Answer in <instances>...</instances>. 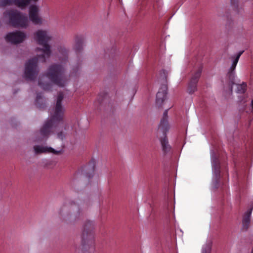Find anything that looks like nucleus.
<instances>
[{
	"label": "nucleus",
	"mask_w": 253,
	"mask_h": 253,
	"mask_svg": "<svg viewBox=\"0 0 253 253\" xmlns=\"http://www.w3.org/2000/svg\"><path fill=\"white\" fill-rule=\"evenodd\" d=\"M34 39L39 44L43 46L42 48H37L43 53L29 59L25 64L24 77L28 81H33L37 76L39 73L38 61L45 62L46 58H48L51 53L50 46L48 44V42L51 39V37L47 31L42 30H38L34 34Z\"/></svg>",
	"instance_id": "nucleus-1"
},
{
	"label": "nucleus",
	"mask_w": 253,
	"mask_h": 253,
	"mask_svg": "<svg viewBox=\"0 0 253 253\" xmlns=\"http://www.w3.org/2000/svg\"><path fill=\"white\" fill-rule=\"evenodd\" d=\"M63 98V93L59 92L54 113L40 129V133L42 138L47 137L51 132L58 130V128L62 124L61 121L64 118V110L61 102Z\"/></svg>",
	"instance_id": "nucleus-2"
},
{
	"label": "nucleus",
	"mask_w": 253,
	"mask_h": 253,
	"mask_svg": "<svg viewBox=\"0 0 253 253\" xmlns=\"http://www.w3.org/2000/svg\"><path fill=\"white\" fill-rule=\"evenodd\" d=\"M65 72V69L63 65L54 64L49 67L46 76L54 84L60 87H63L68 81Z\"/></svg>",
	"instance_id": "nucleus-3"
},
{
	"label": "nucleus",
	"mask_w": 253,
	"mask_h": 253,
	"mask_svg": "<svg viewBox=\"0 0 253 253\" xmlns=\"http://www.w3.org/2000/svg\"><path fill=\"white\" fill-rule=\"evenodd\" d=\"M93 222L90 220L85 221L82 235V250L84 253L92 252L94 249V241L93 233Z\"/></svg>",
	"instance_id": "nucleus-4"
},
{
	"label": "nucleus",
	"mask_w": 253,
	"mask_h": 253,
	"mask_svg": "<svg viewBox=\"0 0 253 253\" xmlns=\"http://www.w3.org/2000/svg\"><path fill=\"white\" fill-rule=\"evenodd\" d=\"M5 18H9V24L15 28H26L28 25V17L17 10L10 9L3 13Z\"/></svg>",
	"instance_id": "nucleus-5"
},
{
	"label": "nucleus",
	"mask_w": 253,
	"mask_h": 253,
	"mask_svg": "<svg viewBox=\"0 0 253 253\" xmlns=\"http://www.w3.org/2000/svg\"><path fill=\"white\" fill-rule=\"evenodd\" d=\"M168 110L165 111L159 125V129L162 131L164 135L163 138L160 139V142L163 153L165 155L169 153L171 149V147L169 143L168 138L166 135L167 132L169 129V126L168 120Z\"/></svg>",
	"instance_id": "nucleus-6"
},
{
	"label": "nucleus",
	"mask_w": 253,
	"mask_h": 253,
	"mask_svg": "<svg viewBox=\"0 0 253 253\" xmlns=\"http://www.w3.org/2000/svg\"><path fill=\"white\" fill-rule=\"evenodd\" d=\"M243 52L244 51H240L235 56H232L231 57V59L232 60V63L231 67L228 70L224 82L225 85L227 86L228 89L230 93L232 92L233 85L235 84V77L236 67L240 56L243 53Z\"/></svg>",
	"instance_id": "nucleus-7"
},
{
	"label": "nucleus",
	"mask_w": 253,
	"mask_h": 253,
	"mask_svg": "<svg viewBox=\"0 0 253 253\" xmlns=\"http://www.w3.org/2000/svg\"><path fill=\"white\" fill-rule=\"evenodd\" d=\"M74 205L72 203H71L70 206L65 205L60 210L59 214L63 217V220L67 223L73 222L78 218L77 214L75 213H71V212L74 211L75 209H78V207H76L74 203Z\"/></svg>",
	"instance_id": "nucleus-8"
},
{
	"label": "nucleus",
	"mask_w": 253,
	"mask_h": 253,
	"mask_svg": "<svg viewBox=\"0 0 253 253\" xmlns=\"http://www.w3.org/2000/svg\"><path fill=\"white\" fill-rule=\"evenodd\" d=\"M25 38V33L20 31H16L8 33L5 37V40L7 42L16 44L22 42Z\"/></svg>",
	"instance_id": "nucleus-9"
},
{
	"label": "nucleus",
	"mask_w": 253,
	"mask_h": 253,
	"mask_svg": "<svg viewBox=\"0 0 253 253\" xmlns=\"http://www.w3.org/2000/svg\"><path fill=\"white\" fill-rule=\"evenodd\" d=\"M202 67H200L197 71L192 76L189 83L188 91L190 94L194 93L197 90V84L201 76Z\"/></svg>",
	"instance_id": "nucleus-10"
},
{
	"label": "nucleus",
	"mask_w": 253,
	"mask_h": 253,
	"mask_svg": "<svg viewBox=\"0 0 253 253\" xmlns=\"http://www.w3.org/2000/svg\"><path fill=\"white\" fill-rule=\"evenodd\" d=\"M212 170L215 175V179L216 181L215 187L218 188L219 186L220 178V165L218 159L216 157H212Z\"/></svg>",
	"instance_id": "nucleus-11"
},
{
	"label": "nucleus",
	"mask_w": 253,
	"mask_h": 253,
	"mask_svg": "<svg viewBox=\"0 0 253 253\" xmlns=\"http://www.w3.org/2000/svg\"><path fill=\"white\" fill-rule=\"evenodd\" d=\"M31 0H0V6L10 5L12 4L20 8H24L30 2Z\"/></svg>",
	"instance_id": "nucleus-12"
},
{
	"label": "nucleus",
	"mask_w": 253,
	"mask_h": 253,
	"mask_svg": "<svg viewBox=\"0 0 253 253\" xmlns=\"http://www.w3.org/2000/svg\"><path fill=\"white\" fill-rule=\"evenodd\" d=\"M73 49L77 54L81 53L84 48V37L83 35H76L74 38Z\"/></svg>",
	"instance_id": "nucleus-13"
},
{
	"label": "nucleus",
	"mask_w": 253,
	"mask_h": 253,
	"mask_svg": "<svg viewBox=\"0 0 253 253\" xmlns=\"http://www.w3.org/2000/svg\"><path fill=\"white\" fill-rule=\"evenodd\" d=\"M167 87L165 85H163L159 89L156 95V105L158 107H162L163 103L166 98Z\"/></svg>",
	"instance_id": "nucleus-14"
},
{
	"label": "nucleus",
	"mask_w": 253,
	"mask_h": 253,
	"mask_svg": "<svg viewBox=\"0 0 253 253\" xmlns=\"http://www.w3.org/2000/svg\"><path fill=\"white\" fill-rule=\"evenodd\" d=\"M39 8L36 5H32L29 8V18L35 24L42 23V19L38 15Z\"/></svg>",
	"instance_id": "nucleus-15"
},
{
	"label": "nucleus",
	"mask_w": 253,
	"mask_h": 253,
	"mask_svg": "<svg viewBox=\"0 0 253 253\" xmlns=\"http://www.w3.org/2000/svg\"><path fill=\"white\" fill-rule=\"evenodd\" d=\"M34 149L36 154L51 153L55 155H58L61 153L60 151L55 150L53 148L50 147H48L40 145H35L34 147Z\"/></svg>",
	"instance_id": "nucleus-16"
},
{
	"label": "nucleus",
	"mask_w": 253,
	"mask_h": 253,
	"mask_svg": "<svg viewBox=\"0 0 253 253\" xmlns=\"http://www.w3.org/2000/svg\"><path fill=\"white\" fill-rule=\"evenodd\" d=\"M253 209V207L249 210L244 216L242 220V231H247L250 227L251 221V215Z\"/></svg>",
	"instance_id": "nucleus-17"
},
{
	"label": "nucleus",
	"mask_w": 253,
	"mask_h": 253,
	"mask_svg": "<svg viewBox=\"0 0 253 253\" xmlns=\"http://www.w3.org/2000/svg\"><path fill=\"white\" fill-rule=\"evenodd\" d=\"M58 50L62 57H59V59L63 63H65L68 59L69 50L64 46H60Z\"/></svg>",
	"instance_id": "nucleus-18"
},
{
	"label": "nucleus",
	"mask_w": 253,
	"mask_h": 253,
	"mask_svg": "<svg viewBox=\"0 0 253 253\" xmlns=\"http://www.w3.org/2000/svg\"><path fill=\"white\" fill-rule=\"evenodd\" d=\"M36 104L37 107L40 109L43 108L45 104L42 102V93H38L37 94L36 99Z\"/></svg>",
	"instance_id": "nucleus-19"
},
{
	"label": "nucleus",
	"mask_w": 253,
	"mask_h": 253,
	"mask_svg": "<svg viewBox=\"0 0 253 253\" xmlns=\"http://www.w3.org/2000/svg\"><path fill=\"white\" fill-rule=\"evenodd\" d=\"M39 85L43 89L45 90H50L52 88V84L50 83H43L41 79H39L38 82Z\"/></svg>",
	"instance_id": "nucleus-20"
},
{
	"label": "nucleus",
	"mask_w": 253,
	"mask_h": 253,
	"mask_svg": "<svg viewBox=\"0 0 253 253\" xmlns=\"http://www.w3.org/2000/svg\"><path fill=\"white\" fill-rule=\"evenodd\" d=\"M237 92L239 93H244L246 90L247 84L243 83L242 84H237Z\"/></svg>",
	"instance_id": "nucleus-21"
},
{
	"label": "nucleus",
	"mask_w": 253,
	"mask_h": 253,
	"mask_svg": "<svg viewBox=\"0 0 253 253\" xmlns=\"http://www.w3.org/2000/svg\"><path fill=\"white\" fill-rule=\"evenodd\" d=\"M211 245L210 243L206 244L203 248L202 253H211Z\"/></svg>",
	"instance_id": "nucleus-22"
},
{
	"label": "nucleus",
	"mask_w": 253,
	"mask_h": 253,
	"mask_svg": "<svg viewBox=\"0 0 253 253\" xmlns=\"http://www.w3.org/2000/svg\"><path fill=\"white\" fill-rule=\"evenodd\" d=\"M95 161L94 159L91 160L88 163V166L90 168V170L93 172L94 170Z\"/></svg>",
	"instance_id": "nucleus-23"
},
{
	"label": "nucleus",
	"mask_w": 253,
	"mask_h": 253,
	"mask_svg": "<svg viewBox=\"0 0 253 253\" xmlns=\"http://www.w3.org/2000/svg\"><path fill=\"white\" fill-rule=\"evenodd\" d=\"M57 137L59 139L63 140V139H64L65 138V133L63 131L58 132L57 133Z\"/></svg>",
	"instance_id": "nucleus-24"
},
{
	"label": "nucleus",
	"mask_w": 253,
	"mask_h": 253,
	"mask_svg": "<svg viewBox=\"0 0 253 253\" xmlns=\"http://www.w3.org/2000/svg\"><path fill=\"white\" fill-rule=\"evenodd\" d=\"M238 0H231V5L236 9L238 7Z\"/></svg>",
	"instance_id": "nucleus-25"
},
{
	"label": "nucleus",
	"mask_w": 253,
	"mask_h": 253,
	"mask_svg": "<svg viewBox=\"0 0 253 253\" xmlns=\"http://www.w3.org/2000/svg\"><path fill=\"white\" fill-rule=\"evenodd\" d=\"M69 128V126L67 125H66L64 126V129L65 130H68Z\"/></svg>",
	"instance_id": "nucleus-26"
},
{
	"label": "nucleus",
	"mask_w": 253,
	"mask_h": 253,
	"mask_svg": "<svg viewBox=\"0 0 253 253\" xmlns=\"http://www.w3.org/2000/svg\"><path fill=\"white\" fill-rule=\"evenodd\" d=\"M223 187H222V188H224V187H227V185H226V184H223Z\"/></svg>",
	"instance_id": "nucleus-27"
},
{
	"label": "nucleus",
	"mask_w": 253,
	"mask_h": 253,
	"mask_svg": "<svg viewBox=\"0 0 253 253\" xmlns=\"http://www.w3.org/2000/svg\"><path fill=\"white\" fill-rule=\"evenodd\" d=\"M252 108H253V99L252 100Z\"/></svg>",
	"instance_id": "nucleus-28"
},
{
	"label": "nucleus",
	"mask_w": 253,
	"mask_h": 253,
	"mask_svg": "<svg viewBox=\"0 0 253 253\" xmlns=\"http://www.w3.org/2000/svg\"><path fill=\"white\" fill-rule=\"evenodd\" d=\"M80 211V210H78V212H77V214H78L79 215V213H80V211Z\"/></svg>",
	"instance_id": "nucleus-29"
},
{
	"label": "nucleus",
	"mask_w": 253,
	"mask_h": 253,
	"mask_svg": "<svg viewBox=\"0 0 253 253\" xmlns=\"http://www.w3.org/2000/svg\"><path fill=\"white\" fill-rule=\"evenodd\" d=\"M33 0V1H35V2H36V1H37L38 0Z\"/></svg>",
	"instance_id": "nucleus-30"
},
{
	"label": "nucleus",
	"mask_w": 253,
	"mask_h": 253,
	"mask_svg": "<svg viewBox=\"0 0 253 253\" xmlns=\"http://www.w3.org/2000/svg\"><path fill=\"white\" fill-rule=\"evenodd\" d=\"M90 176H91V175H90V174H89V175H88V177H90Z\"/></svg>",
	"instance_id": "nucleus-31"
},
{
	"label": "nucleus",
	"mask_w": 253,
	"mask_h": 253,
	"mask_svg": "<svg viewBox=\"0 0 253 253\" xmlns=\"http://www.w3.org/2000/svg\"><path fill=\"white\" fill-rule=\"evenodd\" d=\"M100 103H101V102H102V100L100 101Z\"/></svg>",
	"instance_id": "nucleus-32"
},
{
	"label": "nucleus",
	"mask_w": 253,
	"mask_h": 253,
	"mask_svg": "<svg viewBox=\"0 0 253 253\" xmlns=\"http://www.w3.org/2000/svg\"><path fill=\"white\" fill-rule=\"evenodd\" d=\"M100 103H101V102H102V100L100 101Z\"/></svg>",
	"instance_id": "nucleus-33"
}]
</instances>
